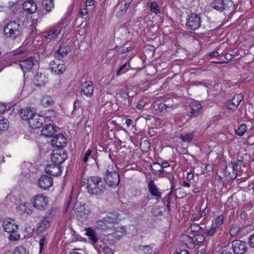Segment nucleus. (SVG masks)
I'll use <instances>...</instances> for the list:
<instances>
[{
    "mask_svg": "<svg viewBox=\"0 0 254 254\" xmlns=\"http://www.w3.org/2000/svg\"><path fill=\"white\" fill-rule=\"evenodd\" d=\"M77 218L78 220L83 222L87 220L88 217V212H78L76 213Z\"/></svg>",
    "mask_w": 254,
    "mask_h": 254,
    "instance_id": "a19ab883",
    "label": "nucleus"
},
{
    "mask_svg": "<svg viewBox=\"0 0 254 254\" xmlns=\"http://www.w3.org/2000/svg\"><path fill=\"white\" fill-rule=\"evenodd\" d=\"M148 188L152 195L156 198H160L161 196V192L159 191L157 187L155 185L153 181L150 180L149 181Z\"/></svg>",
    "mask_w": 254,
    "mask_h": 254,
    "instance_id": "b1692460",
    "label": "nucleus"
},
{
    "mask_svg": "<svg viewBox=\"0 0 254 254\" xmlns=\"http://www.w3.org/2000/svg\"><path fill=\"white\" fill-rule=\"evenodd\" d=\"M130 4V2L125 1L124 5V9H120V11L117 12V15L118 16H121L124 14L126 12Z\"/></svg>",
    "mask_w": 254,
    "mask_h": 254,
    "instance_id": "a18cd8bd",
    "label": "nucleus"
},
{
    "mask_svg": "<svg viewBox=\"0 0 254 254\" xmlns=\"http://www.w3.org/2000/svg\"><path fill=\"white\" fill-rule=\"evenodd\" d=\"M62 29L56 26L51 28L48 31L44 32V37L49 40L59 41L61 39L60 35Z\"/></svg>",
    "mask_w": 254,
    "mask_h": 254,
    "instance_id": "f8f14e48",
    "label": "nucleus"
},
{
    "mask_svg": "<svg viewBox=\"0 0 254 254\" xmlns=\"http://www.w3.org/2000/svg\"><path fill=\"white\" fill-rule=\"evenodd\" d=\"M41 103L44 107L52 106L54 104V101L52 97L50 96H44L41 100Z\"/></svg>",
    "mask_w": 254,
    "mask_h": 254,
    "instance_id": "2f4dec72",
    "label": "nucleus"
},
{
    "mask_svg": "<svg viewBox=\"0 0 254 254\" xmlns=\"http://www.w3.org/2000/svg\"><path fill=\"white\" fill-rule=\"evenodd\" d=\"M3 32L7 38L14 40L21 34L22 27L20 24L15 20H11L3 27Z\"/></svg>",
    "mask_w": 254,
    "mask_h": 254,
    "instance_id": "7ed1b4c3",
    "label": "nucleus"
},
{
    "mask_svg": "<svg viewBox=\"0 0 254 254\" xmlns=\"http://www.w3.org/2000/svg\"><path fill=\"white\" fill-rule=\"evenodd\" d=\"M56 215V209L52 208L48 212L47 215L44 217L46 218L48 220L51 222L53 220V219Z\"/></svg>",
    "mask_w": 254,
    "mask_h": 254,
    "instance_id": "ea45409f",
    "label": "nucleus"
},
{
    "mask_svg": "<svg viewBox=\"0 0 254 254\" xmlns=\"http://www.w3.org/2000/svg\"><path fill=\"white\" fill-rule=\"evenodd\" d=\"M121 219L119 213H110L103 219L98 220L96 222V228L103 231L111 230L114 225L119 223Z\"/></svg>",
    "mask_w": 254,
    "mask_h": 254,
    "instance_id": "f03ea898",
    "label": "nucleus"
},
{
    "mask_svg": "<svg viewBox=\"0 0 254 254\" xmlns=\"http://www.w3.org/2000/svg\"><path fill=\"white\" fill-rule=\"evenodd\" d=\"M190 229L191 231L197 232L200 231V226L198 224L192 223L190 226Z\"/></svg>",
    "mask_w": 254,
    "mask_h": 254,
    "instance_id": "603ef678",
    "label": "nucleus"
},
{
    "mask_svg": "<svg viewBox=\"0 0 254 254\" xmlns=\"http://www.w3.org/2000/svg\"><path fill=\"white\" fill-rule=\"evenodd\" d=\"M172 100L171 99H168L165 101V103L162 105V109H166L167 108H170L173 106V104L172 103Z\"/></svg>",
    "mask_w": 254,
    "mask_h": 254,
    "instance_id": "8fccbe9b",
    "label": "nucleus"
},
{
    "mask_svg": "<svg viewBox=\"0 0 254 254\" xmlns=\"http://www.w3.org/2000/svg\"><path fill=\"white\" fill-rule=\"evenodd\" d=\"M42 5L47 12H49L54 7L53 0H43Z\"/></svg>",
    "mask_w": 254,
    "mask_h": 254,
    "instance_id": "473e14b6",
    "label": "nucleus"
},
{
    "mask_svg": "<svg viewBox=\"0 0 254 254\" xmlns=\"http://www.w3.org/2000/svg\"><path fill=\"white\" fill-rule=\"evenodd\" d=\"M120 95L121 96V97L122 98H124V99H127L128 97H129L128 92H125V91H121L120 92Z\"/></svg>",
    "mask_w": 254,
    "mask_h": 254,
    "instance_id": "13d9d810",
    "label": "nucleus"
},
{
    "mask_svg": "<svg viewBox=\"0 0 254 254\" xmlns=\"http://www.w3.org/2000/svg\"><path fill=\"white\" fill-rule=\"evenodd\" d=\"M34 64L35 63L34 60L31 57L21 60L19 62V66L24 72H27L33 68Z\"/></svg>",
    "mask_w": 254,
    "mask_h": 254,
    "instance_id": "a211bd4d",
    "label": "nucleus"
},
{
    "mask_svg": "<svg viewBox=\"0 0 254 254\" xmlns=\"http://www.w3.org/2000/svg\"><path fill=\"white\" fill-rule=\"evenodd\" d=\"M105 181L109 186L113 188L117 187L120 182V175L118 172L107 170L106 172Z\"/></svg>",
    "mask_w": 254,
    "mask_h": 254,
    "instance_id": "6e6552de",
    "label": "nucleus"
},
{
    "mask_svg": "<svg viewBox=\"0 0 254 254\" xmlns=\"http://www.w3.org/2000/svg\"><path fill=\"white\" fill-rule=\"evenodd\" d=\"M43 116L35 114L28 121L29 126L33 129L40 128L43 125Z\"/></svg>",
    "mask_w": 254,
    "mask_h": 254,
    "instance_id": "2eb2a0df",
    "label": "nucleus"
},
{
    "mask_svg": "<svg viewBox=\"0 0 254 254\" xmlns=\"http://www.w3.org/2000/svg\"><path fill=\"white\" fill-rule=\"evenodd\" d=\"M8 122L5 118H0V133L3 131H5L8 128Z\"/></svg>",
    "mask_w": 254,
    "mask_h": 254,
    "instance_id": "72a5a7b5",
    "label": "nucleus"
},
{
    "mask_svg": "<svg viewBox=\"0 0 254 254\" xmlns=\"http://www.w3.org/2000/svg\"><path fill=\"white\" fill-rule=\"evenodd\" d=\"M247 129V126L245 124H242L239 126L238 128L235 130V133L239 136H242L246 131Z\"/></svg>",
    "mask_w": 254,
    "mask_h": 254,
    "instance_id": "4c0bfd02",
    "label": "nucleus"
},
{
    "mask_svg": "<svg viewBox=\"0 0 254 254\" xmlns=\"http://www.w3.org/2000/svg\"><path fill=\"white\" fill-rule=\"evenodd\" d=\"M37 184L42 190H48L52 186L53 180L51 177L43 175L38 179Z\"/></svg>",
    "mask_w": 254,
    "mask_h": 254,
    "instance_id": "1a4fd4ad",
    "label": "nucleus"
},
{
    "mask_svg": "<svg viewBox=\"0 0 254 254\" xmlns=\"http://www.w3.org/2000/svg\"><path fill=\"white\" fill-rule=\"evenodd\" d=\"M242 164V161L241 160H238L237 162H235L233 164V168H237L238 166H241Z\"/></svg>",
    "mask_w": 254,
    "mask_h": 254,
    "instance_id": "0e129e2a",
    "label": "nucleus"
},
{
    "mask_svg": "<svg viewBox=\"0 0 254 254\" xmlns=\"http://www.w3.org/2000/svg\"><path fill=\"white\" fill-rule=\"evenodd\" d=\"M243 99L242 95L238 94L234 96L231 100L228 101L226 103V108L230 111L229 113L236 110Z\"/></svg>",
    "mask_w": 254,
    "mask_h": 254,
    "instance_id": "9d476101",
    "label": "nucleus"
},
{
    "mask_svg": "<svg viewBox=\"0 0 254 254\" xmlns=\"http://www.w3.org/2000/svg\"><path fill=\"white\" fill-rule=\"evenodd\" d=\"M120 229L122 230V231H120V233H121L120 235H116V234L117 233V232H116V233L114 232L113 234H111L113 237H116L118 240H119L120 238V237H121L122 235L125 232V229L123 227L120 228Z\"/></svg>",
    "mask_w": 254,
    "mask_h": 254,
    "instance_id": "4d7b16f0",
    "label": "nucleus"
},
{
    "mask_svg": "<svg viewBox=\"0 0 254 254\" xmlns=\"http://www.w3.org/2000/svg\"><path fill=\"white\" fill-rule=\"evenodd\" d=\"M233 175L231 177V178L233 179H235L237 176V169L235 168H233Z\"/></svg>",
    "mask_w": 254,
    "mask_h": 254,
    "instance_id": "774afa93",
    "label": "nucleus"
},
{
    "mask_svg": "<svg viewBox=\"0 0 254 254\" xmlns=\"http://www.w3.org/2000/svg\"><path fill=\"white\" fill-rule=\"evenodd\" d=\"M2 226L4 231L8 233L16 231L18 229V225L15 223V221L10 219H5Z\"/></svg>",
    "mask_w": 254,
    "mask_h": 254,
    "instance_id": "f3484780",
    "label": "nucleus"
},
{
    "mask_svg": "<svg viewBox=\"0 0 254 254\" xmlns=\"http://www.w3.org/2000/svg\"><path fill=\"white\" fill-rule=\"evenodd\" d=\"M67 154L63 148H58L53 150L51 155L53 163L61 165L67 159Z\"/></svg>",
    "mask_w": 254,
    "mask_h": 254,
    "instance_id": "0eeeda50",
    "label": "nucleus"
},
{
    "mask_svg": "<svg viewBox=\"0 0 254 254\" xmlns=\"http://www.w3.org/2000/svg\"><path fill=\"white\" fill-rule=\"evenodd\" d=\"M150 7V11L155 14H158L160 12V9L157 2L155 1L147 3Z\"/></svg>",
    "mask_w": 254,
    "mask_h": 254,
    "instance_id": "7c9ffc66",
    "label": "nucleus"
},
{
    "mask_svg": "<svg viewBox=\"0 0 254 254\" xmlns=\"http://www.w3.org/2000/svg\"><path fill=\"white\" fill-rule=\"evenodd\" d=\"M216 229L217 228L214 226H212V227L209 229H206L205 228V233L207 236H212L216 233Z\"/></svg>",
    "mask_w": 254,
    "mask_h": 254,
    "instance_id": "37998d69",
    "label": "nucleus"
},
{
    "mask_svg": "<svg viewBox=\"0 0 254 254\" xmlns=\"http://www.w3.org/2000/svg\"><path fill=\"white\" fill-rule=\"evenodd\" d=\"M69 51V47L68 46H60L55 53V57L57 59L61 60L68 54Z\"/></svg>",
    "mask_w": 254,
    "mask_h": 254,
    "instance_id": "393cba45",
    "label": "nucleus"
},
{
    "mask_svg": "<svg viewBox=\"0 0 254 254\" xmlns=\"http://www.w3.org/2000/svg\"><path fill=\"white\" fill-rule=\"evenodd\" d=\"M9 233H10L9 236V239L10 241H17L20 238V235L18 234H17L16 231L10 232Z\"/></svg>",
    "mask_w": 254,
    "mask_h": 254,
    "instance_id": "09e8293b",
    "label": "nucleus"
},
{
    "mask_svg": "<svg viewBox=\"0 0 254 254\" xmlns=\"http://www.w3.org/2000/svg\"><path fill=\"white\" fill-rule=\"evenodd\" d=\"M155 248V245L152 244L149 245H139L138 249L142 251L145 254H155L154 249Z\"/></svg>",
    "mask_w": 254,
    "mask_h": 254,
    "instance_id": "a878e982",
    "label": "nucleus"
},
{
    "mask_svg": "<svg viewBox=\"0 0 254 254\" xmlns=\"http://www.w3.org/2000/svg\"><path fill=\"white\" fill-rule=\"evenodd\" d=\"M13 253V254H28L26 249L22 247H19L15 248Z\"/></svg>",
    "mask_w": 254,
    "mask_h": 254,
    "instance_id": "de8ad7c7",
    "label": "nucleus"
},
{
    "mask_svg": "<svg viewBox=\"0 0 254 254\" xmlns=\"http://www.w3.org/2000/svg\"><path fill=\"white\" fill-rule=\"evenodd\" d=\"M210 6L220 11L227 9L232 11L234 10L235 4L232 0H213L211 2Z\"/></svg>",
    "mask_w": 254,
    "mask_h": 254,
    "instance_id": "423d86ee",
    "label": "nucleus"
},
{
    "mask_svg": "<svg viewBox=\"0 0 254 254\" xmlns=\"http://www.w3.org/2000/svg\"><path fill=\"white\" fill-rule=\"evenodd\" d=\"M45 172L48 175L58 176L62 173V167L55 163L49 164L45 168Z\"/></svg>",
    "mask_w": 254,
    "mask_h": 254,
    "instance_id": "dca6fc26",
    "label": "nucleus"
},
{
    "mask_svg": "<svg viewBox=\"0 0 254 254\" xmlns=\"http://www.w3.org/2000/svg\"><path fill=\"white\" fill-rule=\"evenodd\" d=\"M51 143L55 147L63 148L66 144V139L63 134L59 133L53 137L51 140Z\"/></svg>",
    "mask_w": 254,
    "mask_h": 254,
    "instance_id": "ddd939ff",
    "label": "nucleus"
},
{
    "mask_svg": "<svg viewBox=\"0 0 254 254\" xmlns=\"http://www.w3.org/2000/svg\"><path fill=\"white\" fill-rule=\"evenodd\" d=\"M94 91L93 84L91 81H85L82 84L81 94L87 97L92 96Z\"/></svg>",
    "mask_w": 254,
    "mask_h": 254,
    "instance_id": "4468645a",
    "label": "nucleus"
},
{
    "mask_svg": "<svg viewBox=\"0 0 254 254\" xmlns=\"http://www.w3.org/2000/svg\"><path fill=\"white\" fill-rule=\"evenodd\" d=\"M94 4V0H86V5L87 6L93 5Z\"/></svg>",
    "mask_w": 254,
    "mask_h": 254,
    "instance_id": "69168bd1",
    "label": "nucleus"
},
{
    "mask_svg": "<svg viewBox=\"0 0 254 254\" xmlns=\"http://www.w3.org/2000/svg\"><path fill=\"white\" fill-rule=\"evenodd\" d=\"M153 168H152V169L155 170L156 172L158 171L160 173H163L164 172H165L163 168L159 163H153Z\"/></svg>",
    "mask_w": 254,
    "mask_h": 254,
    "instance_id": "49530a36",
    "label": "nucleus"
},
{
    "mask_svg": "<svg viewBox=\"0 0 254 254\" xmlns=\"http://www.w3.org/2000/svg\"><path fill=\"white\" fill-rule=\"evenodd\" d=\"M34 84L37 87L43 86L45 84V77L42 73H37L33 79Z\"/></svg>",
    "mask_w": 254,
    "mask_h": 254,
    "instance_id": "bb28decb",
    "label": "nucleus"
},
{
    "mask_svg": "<svg viewBox=\"0 0 254 254\" xmlns=\"http://www.w3.org/2000/svg\"><path fill=\"white\" fill-rule=\"evenodd\" d=\"M201 20L199 14L191 13L188 15L186 19V26L189 31H194L198 29L201 26Z\"/></svg>",
    "mask_w": 254,
    "mask_h": 254,
    "instance_id": "39448f33",
    "label": "nucleus"
},
{
    "mask_svg": "<svg viewBox=\"0 0 254 254\" xmlns=\"http://www.w3.org/2000/svg\"><path fill=\"white\" fill-rule=\"evenodd\" d=\"M92 152V151L91 149H88L87 150L83 157V161L84 162H87L90 158H93Z\"/></svg>",
    "mask_w": 254,
    "mask_h": 254,
    "instance_id": "79ce46f5",
    "label": "nucleus"
},
{
    "mask_svg": "<svg viewBox=\"0 0 254 254\" xmlns=\"http://www.w3.org/2000/svg\"><path fill=\"white\" fill-rule=\"evenodd\" d=\"M194 239L197 243H203L205 240L204 237L202 235H197L195 236Z\"/></svg>",
    "mask_w": 254,
    "mask_h": 254,
    "instance_id": "864d4df0",
    "label": "nucleus"
},
{
    "mask_svg": "<svg viewBox=\"0 0 254 254\" xmlns=\"http://www.w3.org/2000/svg\"><path fill=\"white\" fill-rule=\"evenodd\" d=\"M74 209L75 212L77 213L78 212L81 213L82 212H88V210L86 209V206L84 204H82L80 203H76L74 205Z\"/></svg>",
    "mask_w": 254,
    "mask_h": 254,
    "instance_id": "f704fd0d",
    "label": "nucleus"
},
{
    "mask_svg": "<svg viewBox=\"0 0 254 254\" xmlns=\"http://www.w3.org/2000/svg\"><path fill=\"white\" fill-rule=\"evenodd\" d=\"M219 55V53L217 51H213L212 52L209 53L207 54V56H209V57H217Z\"/></svg>",
    "mask_w": 254,
    "mask_h": 254,
    "instance_id": "bf43d9fd",
    "label": "nucleus"
},
{
    "mask_svg": "<svg viewBox=\"0 0 254 254\" xmlns=\"http://www.w3.org/2000/svg\"><path fill=\"white\" fill-rule=\"evenodd\" d=\"M50 223L51 221L44 217L38 227L37 231L39 232L44 231L50 227Z\"/></svg>",
    "mask_w": 254,
    "mask_h": 254,
    "instance_id": "c85d7f7f",
    "label": "nucleus"
},
{
    "mask_svg": "<svg viewBox=\"0 0 254 254\" xmlns=\"http://www.w3.org/2000/svg\"><path fill=\"white\" fill-rule=\"evenodd\" d=\"M234 56L229 53H227L225 55L224 58L228 61L232 60L234 58Z\"/></svg>",
    "mask_w": 254,
    "mask_h": 254,
    "instance_id": "052dcab7",
    "label": "nucleus"
},
{
    "mask_svg": "<svg viewBox=\"0 0 254 254\" xmlns=\"http://www.w3.org/2000/svg\"><path fill=\"white\" fill-rule=\"evenodd\" d=\"M23 9L30 13L36 12L37 10V6L36 2L32 0H26L22 4Z\"/></svg>",
    "mask_w": 254,
    "mask_h": 254,
    "instance_id": "4be33fe9",
    "label": "nucleus"
},
{
    "mask_svg": "<svg viewBox=\"0 0 254 254\" xmlns=\"http://www.w3.org/2000/svg\"><path fill=\"white\" fill-rule=\"evenodd\" d=\"M223 215H219L216 218L213 220L212 226H215L217 228H218L220 226H221L223 224Z\"/></svg>",
    "mask_w": 254,
    "mask_h": 254,
    "instance_id": "e433bc0d",
    "label": "nucleus"
},
{
    "mask_svg": "<svg viewBox=\"0 0 254 254\" xmlns=\"http://www.w3.org/2000/svg\"><path fill=\"white\" fill-rule=\"evenodd\" d=\"M6 110V106L2 103H0V114L3 113Z\"/></svg>",
    "mask_w": 254,
    "mask_h": 254,
    "instance_id": "680f3d73",
    "label": "nucleus"
},
{
    "mask_svg": "<svg viewBox=\"0 0 254 254\" xmlns=\"http://www.w3.org/2000/svg\"><path fill=\"white\" fill-rule=\"evenodd\" d=\"M233 251L236 254H244L247 251L248 247L244 241L237 240H234L232 243Z\"/></svg>",
    "mask_w": 254,
    "mask_h": 254,
    "instance_id": "9b49d317",
    "label": "nucleus"
},
{
    "mask_svg": "<svg viewBox=\"0 0 254 254\" xmlns=\"http://www.w3.org/2000/svg\"><path fill=\"white\" fill-rule=\"evenodd\" d=\"M85 186L87 191L91 194L100 195L106 189L101 178L98 177H90L84 179L83 186Z\"/></svg>",
    "mask_w": 254,
    "mask_h": 254,
    "instance_id": "f257e3e1",
    "label": "nucleus"
},
{
    "mask_svg": "<svg viewBox=\"0 0 254 254\" xmlns=\"http://www.w3.org/2000/svg\"><path fill=\"white\" fill-rule=\"evenodd\" d=\"M193 137V134L192 133H187L182 134L180 136V138L183 142H190Z\"/></svg>",
    "mask_w": 254,
    "mask_h": 254,
    "instance_id": "58836bf2",
    "label": "nucleus"
},
{
    "mask_svg": "<svg viewBox=\"0 0 254 254\" xmlns=\"http://www.w3.org/2000/svg\"><path fill=\"white\" fill-rule=\"evenodd\" d=\"M46 242V238L45 236H43L41 237V238L39 240V246H40V253H41L43 250L44 246L45 243Z\"/></svg>",
    "mask_w": 254,
    "mask_h": 254,
    "instance_id": "3c124183",
    "label": "nucleus"
},
{
    "mask_svg": "<svg viewBox=\"0 0 254 254\" xmlns=\"http://www.w3.org/2000/svg\"><path fill=\"white\" fill-rule=\"evenodd\" d=\"M133 49L132 47H129L126 48L124 49H123L122 51H121L120 53L121 54H125L129 51H131Z\"/></svg>",
    "mask_w": 254,
    "mask_h": 254,
    "instance_id": "e2e57ef3",
    "label": "nucleus"
},
{
    "mask_svg": "<svg viewBox=\"0 0 254 254\" xmlns=\"http://www.w3.org/2000/svg\"><path fill=\"white\" fill-rule=\"evenodd\" d=\"M249 244L251 247L254 248V234L249 237Z\"/></svg>",
    "mask_w": 254,
    "mask_h": 254,
    "instance_id": "6e6d98bb",
    "label": "nucleus"
},
{
    "mask_svg": "<svg viewBox=\"0 0 254 254\" xmlns=\"http://www.w3.org/2000/svg\"><path fill=\"white\" fill-rule=\"evenodd\" d=\"M247 217V213L246 211H242L240 214V217L242 219H246Z\"/></svg>",
    "mask_w": 254,
    "mask_h": 254,
    "instance_id": "338daca9",
    "label": "nucleus"
},
{
    "mask_svg": "<svg viewBox=\"0 0 254 254\" xmlns=\"http://www.w3.org/2000/svg\"><path fill=\"white\" fill-rule=\"evenodd\" d=\"M241 231L240 227L237 226H234L231 227L230 230V234L232 236H235L238 234Z\"/></svg>",
    "mask_w": 254,
    "mask_h": 254,
    "instance_id": "c03bdc74",
    "label": "nucleus"
},
{
    "mask_svg": "<svg viewBox=\"0 0 254 254\" xmlns=\"http://www.w3.org/2000/svg\"><path fill=\"white\" fill-rule=\"evenodd\" d=\"M127 65V64L125 63L123 65L120 66L119 69H118L117 74V75H119L121 74L122 72H125L126 70H124V69L126 68V66Z\"/></svg>",
    "mask_w": 254,
    "mask_h": 254,
    "instance_id": "5fc2aeb1",
    "label": "nucleus"
},
{
    "mask_svg": "<svg viewBox=\"0 0 254 254\" xmlns=\"http://www.w3.org/2000/svg\"><path fill=\"white\" fill-rule=\"evenodd\" d=\"M86 235L88 237L92 244H95L98 241V238L94 230L88 228L86 230Z\"/></svg>",
    "mask_w": 254,
    "mask_h": 254,
    "instance_id": "c756f323",
    "label": "nucleus"
},
{
    "mask_svg": "<svg viewBox=\"0 0 254 254\" xmlns=\"http://www.w3.org/2000/svg\"><path fill=\"white\" fill-rule=\"evenodd\" d=\"M56 126L48 124L42 129L41 134L46 137H52L56 133Z\"/></svg>",
    "mask_w": 254,
    "mask_h": 254,
    "instance_id": "5701e85b",
    "label": "nucleus"
},
{
    "mask_svg": "<svg viewBox=\"0 0 254 254\" xmlns=\"http://www.w3.org/2000/svg\"><path fill=\"white\" fill-rule=\"evenodd\" d=\"M56 65L55 61H52L50 63L51 71L56 74H62L65 70V66L64 64H58Z\"/></svg>",
    "mask_w": 254,
    "mask_h": 254,
    "instance_id": "6ab92c4d",
    "label": "nucleus"
},
{
    "mask_svg": "<svg viewBox=\"0 0 254 254\" xmlns=\"http://www.w3.org/2000/svg\"><path fill=\"white\" fill-rule=\"evenodd\" d=\"M34 108L29 107L20 109V116L24 120H29L35 115Z\"/></svg>",
    "mask_w": 254,
    "mask_h": 254,
    "instance_id": "aec40b11",
    "label": "nucleus"
},
{
    "mask_svg": "<svg viewBox=\"0 0 254 254\" xmlns=\"http://www.w3.org/2000/svg\"><path fill=\"white\" fill-rule=\"evenodd\" d=\"M31 203L36 210L44 211L49 203L48 198L43 194H38L33 196L31 199Z\"/></svg>",
    "mask_w": 254,
    "mask_h": 254,
    "instance_id": "20e7f679",
    "label": "nucleus"
},
{
    "mask_svg": "<svg viewBox=\"0 0 254 254\" xmlns=\"http://www.w3.org/2000/svg\"><path fill=\"white\" fill-rule=\"evenodd\" d=\"M191 110L190 112V116H196L199 113V110L201 108V105L197 102H192L190 105Z\"/></svg>",
    "mask_w": 254,
    "mask_h": 254,
    "instance_id": "cd10ccee",
    "label": "nucleus"
},
{
    "mask_svg": "<svg viewBox=\"0 0 254 254\" xmlns=\"http://www.w3.org/2000/svg\"><path fill=\"white\" fill-rule=\"evenodd\" d=\"M18 211L21 215H31L32 210L29 202H26L19 204L18 207Z\"/></svg>",
    "mask_w": 254,
    "mask_h": 254,
    "instance_id": "412c9836",
    "label": "nucleus"
},
{
    "mask_svg": "<svg viewBox=\"0 0 254 254\" xmlns=\"http://www.w3.org/2000/svg\"><path fill=\"white\" fill-rule=\"evenodd\" d=\"M44 117L43 118L49 119L50 121H53L56 118V113L52 110H48L44 113Z\"/></svg>",
    "mask_w": 254,
    "mask_h": 254,
    "instance_id": "c9c22d12",
    "label": "nucleus"
}]
</instances>
